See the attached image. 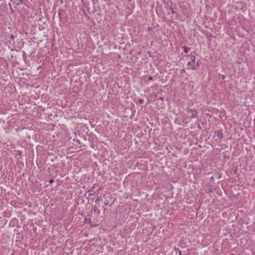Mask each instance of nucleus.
Instances as JSON below:
<instances>
[{"label": "nucleus", "instance_id": "obj_15", "mask_svg": "<svg viewBox=\"0 0 255 255\" xmlns=\"http://www.w3.org/2000/svg\"><path fill=\"white\" fill-rule=\"evenodd\" d=\"M109 202L108 200H105L104 201V205L107 206L108 205Z\"/></svg>", "mask_w": 255, "mask_h": 255}, {"label": "nucleus", "instance_id": "obj_25", "mask_svg": "<svg viewBox=\"0 0 255 255\" xmlns=\"http://www.w3.org/2000/svg\"><path fill=\"white\" fill-rule=\"evenodd\" d=\"M19 4V3H17L16 4V5H18Z\"/></svg>", "mask_w": 255, "mask_h": 255}, {"label": "nucleus", "instance_id": "obj_23", "mask_svg": "<svg viewBox=\"0 0 255 255\" xmlns=\"http://www.w3.org/2000/svg\"><path fill=\"white\" fill-rule=\"evenodd\" d=\"M18 154L19 155H20V154H21V153H20V152L19 151H18Z\"/></svg>", "mask_w": 255, "mask_h": 255}, {"label": "nucleus", "instance_id": "obj_21", "mask_svg": "<svg viewBox=\"0 0 255 255\" xmlns=\"http://www.w3.org/2000/svg\"><path fill=\"white\" fill-rule=\"evenodd\" d=\"M197 128H198L199 129H202V128L201 127L200 125L199 124H198Z\"/></svg>", "mask_w": 255, "mask_h": 255}, {"label": "nucleus", "instance_id": "obj_16", "mask_svg": "<svg viewBox=\"0 0 255 255\" xmlns=\"http://www.w3.org/2000/svg\"><path fill=\"white\" fill-rule=\"evenodd\" d=\"M185 72V70L184 69H182L180 70V73H184Z\"/></svg>", "mask_w": 255, "mask_h": 255}, {"label": "nucleus", "instance_id": "obj_19", "mask_svg": "<svg viewBox=\"0 0 255 255\" xmlns=\"http://www.w3.org/2000/svg\"><path fill=\"white\" fill-rule=\"evenodd\" d=\"M152 79H153V78L151 76H149L148 80L149 81H151V80H152Z\"/></svg>", "mask_w": 255, "mask_h": 255}, {"label": "nucleus", "instance_id": "obj_20", "mask_svg": "<svg viewBox=\"0 0 255 255\" xmlns=\"http://www.w3.org/2000/svg\"><path fill=\"white\" fill-rule=\"evenodd\" d=\"M221 78L223 80L225 79V76L224 75H221Z\"/></svg>", "mask_w": 255, "mask_h": 255}, {"label": "nucleus", "instance_id": "obj_8", "mask_svg": "<svg viewBox=\"0 0 255 255\" xmlns=\"http://www.w3.org/2000/svg\"><path fill=\"white\" fill-rule=\"evenodd\" d=\"M183 48L184 49V52L185 53H187L188 51L190 49V48H188L186 46H184L183 47Z\"/></svg>", "mask_w": 255, "mask_h": 255}, {"label": "nucleus", "instance_id": "obj_24", "mask_svg": "<svg viewBox=\"0 0 255 255\" xmlns=\"http://www.w3.org/2000/svg\"><path fill=\"white\" fill-rule=\"evenodd\" d=\"M160 100H163V98H160Z\"/></svg>", "mask_w": 255, "mask_h": 255}, {"label": "nucleus", "instance_id": "obj_22", "mask_svg": "<svg viewBox=\"0 0 255 255\" xmlns=\"http://www.w3.org/2000/svg\"><path fill=\"white\" fill-rule=\"evenodd\" d=\"M210 180H214V177H211L210 178Z\"/></svg>", "mask_w": 255, "mask_h": 255}, {"label": "nucleus", "instance_id": "obj_10", "mask_svg": "<svg viewBox=\"0 0 255 255\" xmlns=\"http://www.w3.org/2000/svg\"><path fill=\"white\" fill-rule=\"evenodd\" d=\"M85 222L87 223H90L91 222V220L90 218H85Z\"/></svg>", "mask_w": 255, "mask_h": 255}, {"label": "nucleus", "instance_id": "obj_3", "mask_svg": "<svg viewBox=\"0 0 255 255\" xmlns=\"http://www.w3.org/2000/svg\"><path fill=\"white\" fill-rule=\"evenodd\" d=\"M202 64V62L200 60H198L196 62V65L191 66L189 68V69L192 70H196L197 68V67H199L201 64Z\"/></svg>", "mask_w": 255, "mask_h": 255}, {"label": "nucleus", "instance_id": "obj_13", "mask_svg": "<svg viewBox=\"0 0 255 255\" xmlns=\"http://www.w3.org/2000/svg\"><path fill=\"white\" fill-rule=\"evenodd\" d=\"M138 102L140 104H142L144 102V101L143 99H139L138 100Z\"/></svg>", "mask_w": 255, "mask_h": 255}, {"label": "nucleus", "instance_id": "obj_11", "mask_svg": "<svg viewBox=\"0 0 255 255\" xmlns=\"http://www.w3.org/2000/svg\"><path fill=\"white\" fill-rule=\"evenodd\" d=\"M88 193L89 197H91L94 195V194L92 193V191L91 190H89L88 191Z\"/></svg>", "mask_w": 255, "mask_h": 255}, {"label": "nucleus", "instance_id": "obj_1", "mask_svg": "<svg viewBox=\"0 0 255 255\" xmlns=\"http://www.w3.org/2000/svg\"><path fill=\"white\" fill-rule=\"evenodd\" d=\"M185 110L188 114H189L190 113H193V114H191V115L190 116L189 119L191 120V119H194V118H198V116H197L198 113H197V111L196 109H191L190 107L188 106L185 109Z\"/></svg>", "mask_w": 255, "mask_h": 255}, {"label": "nucleus", "instance_id": "obj_2", "mask_svg": "<svg viewBox=\"0 0 255 255\" xmlns=\"http://www.w3.org/2000/svg\"><path fill=\"white\" fill-rule=\"evenodd\" d=\"M214 134L217 135L219 137V138L221 139L223 138V137H224L222 129L215 131Z\"/></svg>", "mask_w": 255, "mask_h": 255}, {"label": "nucleus", "instance_id": "obj_5", "mask_svg": "<svg viewBox=\"0 0 255 255\" xmlns=\"http://www.w3.org/2000/svg\"><path fill=\"white\" fill-rule=\"evenodd\" d=\"M93 211L94 212L98 214H99L100 213V211L97 208V206H96L93 207Z\"/></svg>", "mask_w": 255, "mask_h": 255}, {"label": "nucleus", "instance_id": "obj_18", "mask_svg": "<svg viewBox=\"0 0 255 255\" xmlns=\"http://www.w3.org/2000/svg\"><path fill=\"white\" fill-rule=\"evenodd\" d=\"M10 38H11L12 40H14V35H13V34H12V35H10Z\"/></svg>", "mask_w": 255, "mask_h": 255}, {"label": "nucleus", "instance_id": "obj_6", "mask_svg": "<svg viewBox=\"0 0 255 255\" xmlns=\"http://www.w3.org/2000/svg\"><path fill=\"white\" fill-rule=\"evenodd\" d=\"M208 190L210 193L213 192L214 190V188L213 186L211 185L208 188Z\"/></svg>", "mask_w": 255, "mask_h": 255}, {"label": "nucleus", "instance_id": "obj_12", "mask_svg": "<svg viewBox=\"0 0 255 255\" xmlns=\"http://www.w3.org/2000/svg\"><path fill=\"white\" fill-rule=\"evenodd\" d=\"M169 9L172 13H175V11L174 10V9L172 7H170L169 8Z\"/></svg>", "mask_w": 255, "mask_h": 255}, {"label": "nucleus", "instance_id": "obj_4", "mask_svg": "<svg viewBox=\"0 0 255 255\" xmlns=\"http://www.w3.org/2000/svg\"><path fill=\"white\" fill-rule=\"evenodd\" d=\"M190 61L188 62L187 64V67H190L192 63H195V59L196 57L194 55H191L190 57Z\"/></svg>", "mask_w": 255, "mask_h": 255}, {"label": "nucleus", "instance_id": "obj_9", "mask_svg": "<svg viewBox=\"0 0 255 255\" xmlns=\"http://www.w3.org/2000/svg\"><path fill=\"white\" fill-rule=\"evenodd\" d=\"M101 197L99 196H97V199H96L95 202L96 204H99L100 201Z\"/></svg>", "mask_w": 255, "mask_h": 255}, {"label": "nucleus", "instance_id": "obj_17", "mask_svg": "<svg viewBox=\"0 0 255 255\" xmlns=\"http://www.w3.org/2000/svg\"><path fill=\"white\" fill-rule=\"evenodd\" d=\"M53 182H54V180H53V179H50V180H49V181H48L49 183H50V184H52V183H53Z\"/></svg>", "mask_w": 255, "mask_h": 255}, {"label": "nucleus", "instance_id": "obj_14", "mask_svg": "<svg viewBox=\"0 0 255 255\" xmlns=\"http://www.w3.org/2000/svg\"><path fill=\"white\" fill-rule=\"evenodd\" d=\"M9 6L10 7V10L11 11V12H14V10H13L12 8V6H11V4L10 3H9Z\"/></svg>", "mask_w": 255, "mask_h": 255}, {"label": "nucleus", "instance_id": "obj_7", "mask_svg": "<svg viewBox=\"0 0 255 255\" xmlns=\"http://www.w3.org/2000/svg\"><path fill=\"white\" fill-rule=\"evenodd\" d=\"M174 249L175 251V254L176 255H181V251L180 250H179L178 249H176V248H174Z\"/></svg>", "mask_w": 255, "mask_h": 255}]
</instances>
